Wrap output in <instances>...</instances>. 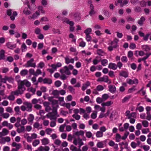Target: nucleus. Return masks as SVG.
Returning a JSON list of instances; mask_svg holds the SVG:
<instances>
[{
  "label": "nucleus",
  "instance_id": "obj_7",
  "mask_svg": "<svg viewBox=\"0 0 151 151\" xmlns=\"http://www.w3.org/2000/svg\"><path fill=\"white\" fill-rule=\"evenodd\" d=\"M24 105L26 107L27 111H31L32 110V105L28 102H25L23 103Z\"/></svg>",
  "mask_w": 151,
  "mask_h": 151
},
{
  "label": "nucleus",
  "instance_id": "obj_24",
  "mask_svg": "<svg viewBox=\"0 0 151 151\" xmlns=\"http://www.w3.org/2000/svg\"><path fill=\"white\" fill-rule=\"evenodd\" d=\"M145 20V18L143 16L137 22L140 25H142L143 22Z\"/></svg>",
  "mask_w": 151,
  "mask_h": 151
},
{
  "label": "nucleus",
  "instance_id": "obj_10",
  "mask_svg": "<svg viewBox=\"0 0 151 151\" xmlns=\"http://www.w3.org/2000/svg\"><path fill=\"white\" fill-rule=\"evenodd\" d=\"M66 23L70 25V29L71 32H73L75 29V27L73 26L74 23L72 21H70L69 20H68L66 21Z\"/></svg>",
  "mask_w": 151,
  "mask_h": 151
},
{
  "label": "nucleus",
  "instance_id": "obj_42",
  "mask_svg": "<svg viewBox=\"0 0 151 151\" xmlns=\"http://www.w3.org/2000/svg\"><path fill=\"white\" fill-rule=\"evenodd\" d=\"M134 10L136 12H142L141 9L139 6H136L135 7Z\"/></svg>",
  "mask_w": 151,
  "mask_h": 151
},
{
  "label": "nucleus",
  "instance_id": "obj_11",
  "mask_svg": "<svg viewBox=\"0 0 151 151\" xmlns=\"http://www.w3.org/2000/svg\"><path fill=\"white\" fill-rule=\"evenodd\" d=\"M50 150V148L48 146H46L43 147L41 146L38 148V151H49Z\"/></svg>",
  "mask_w": 151,
  "mask_h": 151
},
{
  "label": "nucleus",
  "instance_id": "obj_33",
  "mask_svg": "<svg viewBox=\"0 0 151 151\" xmlns=\"http://www.w3.org/2000/svg\"><path fill=\"white\" fill-rule=\"evenodd\" d=\"M92 32L91 29L88 28L86 29L84 32V33L86 34V35H89Z\"/></svg>",
  "mask_w": 151,
  "mask_h": 151
},
{
  "label": "nucleus",
  "instance_id": "obj_59",
  "mask_svg": "<svg viewBox=\"0 0 151 151\" xmlns=\"http://www.w3.org/2000/svg\"><path fill=\"white\" fill-rule=\"evenodd\" d=\"M133 52L132 51H130L128 52V58H132L133 57Z\"/></svg>",
  "mask_w": 151,
  "mask_h": 151
},
{
  "label": "nucleus",
  "instance_id": "obj_27",
  "mask_svg": "<svg viewBox=\"0 0 151 151\" xmlns=\"http://www.w3.org/2000/svg\"><path fill=\"white\" fill-rule=\"evenodd\" d=\"M70 149L72 151H81L80 148L78 147V149L76 147L73 145L71 146Z\"/></svg>",
  "mask_w": 151,
  "mask_h": 151
},
{
  "label": "nucleus",
  "instance_id": "obj_16",
  "mask_svg": "<svg viewBox=\"0 0 151 151\" xmlns=\"http://www.w3.org/2000/svg\"><path fill=\"white\" fill-rule=\"evenodd\" d=\"M109 91L112 93H114L116 90V88L115 86L110 85L109 86Z\"/></svg>",
  "mask_w": 151,
  "mask_h": 151
},
{
  "label": "nucleus",
  "instance_id": "obj_38",
  "mask_svg": "<svg viewBox=\"0 0 151 151\" xmlns=\"http://www.w3.org/2000/svg\"><path fill=\"white\" fill-rule=\"evenodd\" d=\"M142 124L143 126L145 127H147L148 126V122L146 120H144L142 121Z\"/></svg>",
  "mask_w": 151,
  "mask_h": 151
},
{
  "label": "nucleus",
  "instance_id": "obj_8",
  "mask_svg": "<svg viewBox=\"0 0 151 151\" xmlns=\"http://www.w3.org/2000/svg\"><path fill=\"white\" fill-rule=\"evenodd\" d=\"M98 81H104L105 82H109V83H111V81L109 79L108 77L107 76H104L103 77L99 79Z\"/></svg>",
  "mask_w": 151,
  "mask_h": 151
},
{
  "label": "nucleus",
  "instance_id": "obj_23",
  "mask_svg": "<svg viewBox=\"0 0 151 151\" xmlns=\"http://www.w3.org/2000/svg\"><path fill=\"white\" fill-rule=\"evenodd\" d=\"M90 83L89 81H87L86 83L83 84V86L82 87V89L83 91H84L87 87L90 86Z\"/></svg>",
  "mask_w": 151,
  "mask_h": 151
},
{
  "label": "nucleus",
  "instance_id": "obj_52",
  "mask_svg": "<svg viewBox=\"0 0 151 151\" xmlns=\"http://www.w3.org/2000/svg\"><path fill=\"white\" fill-rule=\"evenodd\" d=\"M21 48L22 52L24 51L25 50H26L27 48V46L25 43H23L21 46Z\"/></svg>",
  "mask_w": 151,
  "mask_h": 151
},
{
  "label": "nucleus",
  "instance_id": "obj_44",
  "mask_svg": "<svg viewBox=\"0 0 151 151\" xmlns=\"http://www.w3.org/2000/svg\"><path fill=\"white\" fill-rule=\"evenodd\" d=\"M68 88L71 93L73 94L75 93V89L73 87L71 86H69Z\"/></svg>",
  "mask_w": 151,
  "mask_h": 151
},
{
  "label": "nucleus",
  "instance_id": "obj_4",
  "mask_svg": "<svg viewBox=\"0 0 151 151\" xmlns=\"http://www.w3.org/2000/svg\"><path fill=\"white\" fill-rule=\"evenodd\" d=\"M22 94L20 91L17 88V89L14 91H12L8 97L7 99L10 101H14L15 97L14 95L18 96L19 95H22Z\"/></svg>",
  "mask_w": 151,
  "mask_h": 151
},
{
  "label": "nucleus",
  "instance_id": "obj_22",
  "mask_svg": "<svg viewBox=\"0 0 151 151\" xmlns=\"http://www.w3.org/2000/svg\"><path fill=\"white\" fill-rule=\"evenodd\" d=\"M34 119V115L32 114H29L27 117V119L29 122L31 123L33 122Z\"/></svg>",
  "mask_w": 151,
  "mask_h": 151
},
{
  "label": "nucleus",
  "instance_id": "obj_2",
  "mask_svg": "<svg viewBox=\"0 0 151 151\" xmlns=\"http://www.w3.org/2000/svg\"><path fill=\"white\" fill-rule=\"evenodd\" d=\"M46 116L51 120H56L57 117H59V115L58 114L57 109L54 107L53 108L52 112L48 113L46 115Z\"/></svg>",
  "mask_w": 151,
  "mask_h": 151
},
{
  "label": "nucleus",
  "instance_id": "obj_19",
  "mask_svg": "<svg viewBox=\"0 0 151 151\" xmlns=\"http://www.w3.org/2000/svg\"><path fill=\"white\" fill-rule=\"evenodd\" d=\"M119 75L125 78H127L128 77V73L125 71H121L119 73Z\"/></svg>",
  "mask_w": 151,
  "mask_h": 151
},
{
  "label": "nucleus",
  "instance_id": "obj_40",
  "mask_svg": "<svg viewBox=\"0 0 151 151\" xmlns=\"http://www.w3.org/2000/svg\"><path fill=\"white\" fill-rule=\"evenodd\" d=\"M40 143V141L38 139L35 140L32 142V145L34 147H36Z\"/></svg>",
  "mask_w": 151,
  "mask_h": 151
},
{
  "label": "nucleus",
  "instance_id": "obj_3",
  "mask_svg": "<svg viewBox=\"0 0 151 151\" xmlns=\"http://www.w3.org/2000/svg\"><path fill=\"white\" fill-rule=\"evenodd\" d=\"M73 68V66L71 65H69L68 67L65 66L64 67L60 70V72L61 74H64L67 75H70L71 73L70 70H72Z\"/></svg>",
  "mask_w": 151,
  "mask_h": 151
},
{
  "label": "nucleus",
  "instance_id": "obj_58",
  "mask_svg": "<svg viewBox=\"0 0 151 151\" xmlns=\"http://www.w3.org/2000/svg\"><path fill=\"white\" fill-rule=\"evenodd\" d=\"M96 102L99 104H100L102 102L104 101L102 98H100V97H98L96 99Z\"/></svg>",
  "mask_w": 151,
  "mask_h": 151
},
{
  "label": "nucleus",
  "instance_id": "obj_55",
  "mask_svg": "<svg viewBox=\"0 0 151 151\" xmlns=\"http://www.w3.org/2000/svg\"><path fill=\"white\" fill-rule=\"evenodd\" d=\"M41 71L39 69H37L35 72V76H37L38 75L42 73Z\"/></svg>",
  "mask_w": 151,
  "mask_h": 151
},
{
  "label": "nucleus",
  "instance_id": "obj_9",
  "mask_svg": "<svg viewBox=\"0 0 151 151\" xmlns=\"http://www.w3.org/2000/svg\"><path fill=\"white\" fill-rule=\"evenodd\" d=\"M70 15L74 17V19L76 21H78L80 20L81 17L78 13H71Z\"/></svg>",
  "mask_w": 151,
  "mask_h": 151
},
{
  "label": "nucleus",
  "instance_id": "obj_37",
  "mask_svg": "<svg viewBox=\"0 0 151 151\" xmlns=\"http://www.w3.org/2000/svg\"><path fill=\"white\" fill-rule=\"evenodd\" d=\"M104 144L102 142H99L97 144V147L100 148H102L104 147Z\"/></svg>",
  "mask_w": 151,
  "mask_h": 151
},
{
  "label": "nucleus",
  "instance_id": "obj_31",
  "mask_svg": "<svg viewBox=\"0 0 151 151\" xmlns=\"http://www.w3.org/2000/svg\"><path fill=\"white\" fill-rule=\"evenodd\" d=\"M23 13L27 15L30 14L31 12L30 11L28 10V8H25L23 10Z\"/></svg>",
  "mask_w": 151,
  "mask_h": 151
},
{
  "label": "nucleus",
  "instance_id": "obj_26",
  "mask_svg": "<svg viewBox=\"0 0 151 151\" xmlns=\"http://www.w3.org/2000/svg\"><path fill=\"white\" fill-rule=\"evenodd\" d=\"M42 145H46L49 143L48 139L46 138H43L41 140Z\"/></svg>",
  "mask_w": 151,
  "mask_h": 151
},
{
  "label": "nucleus",
  "instance_id": "obj_64",
  "mask_svg": "<svg viewBox=\"0 0 151 151\" xmlns=\"http://www.w3.org/2000/svg\"><path fill=\"white\" fill-rule=\"evenodd\" d=\"M21 124L23 126L26 124L27 123V121L26 119H23L21 121Z\"/></svg>",
  "mask_w": 151,
  "mask_h": 151
},
{
  "label": "nucleus",
  "instance_id": "obj_18",
  "mask_svg": "<svg viewBox=\"0 0 151 151\" xmlns=\"http://www.w3.org/2000/svg\"><path fill=\"white\" fill-rule=\"evenodd\" d=\"M65 62L67 64H68L70 63H73L74 62V59L73 58L70 59L68 57L65 58Z\"/></svg>",
  "mask_w": 151,
  "mask_h": 151
},
{
  "label": "nucleus",
  "instance_id": "obj_14",
  "mask_svg": "<svg viewBox=\"0 0 151 151\" xmlns=\"http://www.w3.org/2000/svg\"><path fill=\"white\" fill-rule=\"evenodd\" d=\"M20 127V128L19 127L17 128V132L19 133L24 132L25 131V127L23 125H21Z\"/></svg>",
  "mask_w": 151,
  "mask_h": 151
},
{
  "label": "nucleus",
  "instance_id": "obj_41",
  "mask_svg": "<svg viewBox=\"0 0 151 151\" xmlns=\"http://www.w3.org/2000/svg\"><path fill=\"white\" fill-rule=\"evenodd\" d=\"M103 12L104 14L105 15L107 16V17H109V13L108 11L105 9H103Z\"/></svg>",
  "mask_w": 151,
  "mask_h": 151
},
{
  "label": "nucleus",
  "instance_id": "obj_63",
  "mask_svg": "<svg viewBox=\"0 0 151 151\" xmlns=\"http://www.w3.org/2000/svg\"><path fill=\"white\" fill-rule=\"evenodd\" d=\"M61 82L59 81H57L55 82V85L57 87H59L61 86Z\"/></svg>",
  "mask_w": 151,
  "mask_h": 151
},
{
  "label": "nucleus",
  "instance_id": "obj_29",
  "mask_svg": "<svg viewBox=\"0 0 151 151\" xmlns=\"http://www.w3.org/2000/svg\"><path fill=\"white\" fill-rule=\"evenodd\" d=\"M142 48L143 50L146 52H148L150 50V48L147 45H143Z\"/></svg>",
  "mask_w": 151,
  "mask_h": 151
},
{
  "label": "nucleus",
  "instance_id": "obj_47",
  "mask_svg": "<svg viewBox=\"0 0 151 151\" xmlns=\"http://www.w3.org/2000/svg\"><path fill=\"white\" fill-rule=\"evenodd\" d=\"M72 117L76 120H78L80 119V116L78 114H74L72 115Z\"/></svg>",
  "mask_w": 151,
  "mask_h": 151
},
{
  "label": "nucleus",
  "instance_id": "obj_32",
  "mask_svg": "<svg viewBox=\"0 0 151 151\" xmlns=\"http://www.w3.org/2000/svg\"><path fill=\"white\" fill-rule=\"evenodd\" d=\"M97 53L99 55L103 56L105 55V53L101 49H99L97 50Z\"/></svg>",
  "mask_w": 151,
  "mask_h": 151
},
{
  "label": "nucleus",
  "instance_id": "obj_35",
  "mask_svg": "<svg viewBox=\"0 0 151 151\" xmlns=\"http://www.w3.org/2000/svg\"><path fill=\"white\" fill-rule=\"evenodd\" d=\"M103 133L100 131H97L96 133V136L97 137H101L103 136Z\"/></svg>",
  "mask_w": 151,
  "mask_h": 151
},
{
  "label": "nucleus",
  "instance_id": "obj_1",
  "mask_svg": "<svg viewBox=\"0 0 151 151\" xmlns=\"http://www.w3.org/2000/svg\"><path fill=\"white\" fill-rule=\"evenodd\" d=\"M18 83V89L20 91L21 93L23 94L24 91L25 90L26 88L24 86V85L27 87H29L31 86V83L27 80H24L23 81L18 80L17 81Z\"/></svg>",
  "mask_w": 151,
  "mask_h": 151
},
{
  "label": "nucleus",
  "instance_id": "obj_39",
  "mask_svg": "<svg viewBox=\"0 0 151 151\" xmlns=\"http://www.w3.org/2000/svg\"><path fill=\"white\" fill-rule=\"evenodd\" d=\"M66 124H65L62 125L60 126L59 130L60 132H63L64 131V128L66 126Z\"/></svg>",
  "mask_w": 151,
  "mask_h": 151
},
{
  "label": "nucleus",
  "instance_id": "obj_50",
  "mask_svg": "<svg viewBox=\"0 0 151 151\" xmlns=\"http://www.w3.org/2000/svg\"><path fill=\"white\" fill-rule=\"evenodd\" d=\"M130 98V96H128L125 97L122 100V103H124L127 101Z\"/></svg>",
  "mask_w": 151,
  "mask_h": 151
},
{
  "label": "nucleus",
  "instance_id": "obj_36",
  "mask_svg": "<svg viewBox=\"0 0 151 151\" xmlns=\"http://www.w3.org/2000/svg\"><path fill=\"white\" fill-rule=\"evenodd\" d=\"M14 111L16 112L17 114H19L20 113V111L19 107V106H17L15 107L14 108Z\"/></svg>",
  "mask_w": 151,
  "mask_h": 151
},
{
  "label": "nucleus",
  "instance_id": "obj_21",
  "mask_svg": "<svg viewBox=\"0 0 151 151\" xmlns=\"http://www.w3.org/2000/svg\"><path fill=\"white\" fill-rule=\"evenodd\" d=\"M6 46L7 47L10 49H13L16 47V44H12L10 42H8L6 43Z\"/></svg>",
  "mask_w": 151,
  "mask_h": 151
},
{
  "label": "nucleus",
  "instance_id": "obj_53",
  "mask_svg": "<svg viewBox=\"0 0 151 151\" xmlns=\"http://www.w3.org/2000/svg\"><path fill=\"white\" fill-rule=\"evenodd\" d=\"M121 137L120 135L119 134H116V141L117 142H119L120 141V140L121 138Z\"/></svg>",
  "mask_w": 151,
  "mask_h": 151
},
{
  "label": "nucleus",
  "instance_id": "obj_56",
  "mask_svg": "<svg viewBox=\"0 0 151 151\" xmlns=\"http://www.w3.org/2000/svg\"><path fill=\"white\" fill-rule=\"evenodd\" d=\"M129 134V132H126L124 134V135L122 137V139H125L127 137Z\"/></svg>",
  "mask_w": 151,
  "mask_h": 151
},
{
  "label": "nucleus",
  "instance_id": "obj_15",
  "mask_svg": "<svg viewBox=\"0 0 151 151\" xmlns=\"http://www.w3.org/2000/svg\"><path fill=\"white\" fill-rule=\"evenodd\" d=\"M12 9H9L7 10L6 14L10 16V19L12 20H14L15 19V18L14 17V16H12Z\"/></svg>",
  "mask_w": 151,
  "mask_h": 151
},
{
  "label": "nucleus",
  "instance_id": "obj_28",
  "mask_svg": "<svg viewBox=\"0 0 151 151\" xmlns=\"http://www.w3.org/2000/svg\"><path fill=\"white\" fill-rule=\"evenodd\" d=\"M5 51L2 50L0 51V60H2L4 59L5 57L4 55Z\"/></svg>",
  "mask_w": 151,
  "mask_h": 151
},
{
  "label": "nucleus",
  "instance_id": "obj_43",
  "mask_svg": "<svg viewBox=\"0 0 151 151\" xmlns=\"http://www.w3.org/2000/svg\"><path fill=\"white\" fill-rule=\"evenodd\" d=\"M4 118L7 119L9 116V114L6 113L2 114L1 115Z\"/></svg>",
  "mask_w": 151,
  "mask_h": 151
},
{
  "label": "nucleus",
  "instance_id": "obj_13",
  "mask_svg": "<svg viewBox=\"0 0 151 151\" xmlns=\"http://www.w3.org/2000/svg\"><path fill=\"white\" fill-rule=\"evenodd\" d=\"M127 83L129 84H137L138 83V80L137 79H135L134 80L129 79L127 80Z\"/></svg>",
  "mask_w": 151,
  "mask_h": 151
},
{
  "label": "nucleus",
  "instance_id": "obj_51",
  "mask_svg": "<svg viewBox=\"0 0 151 151\" xmlns=\"http://www.w3.org/2000/svg\"><path fill=\"white\" fill-rule=\"evenodd\" d=\"M101 62L103 65L105 66V64H107L108 63V60L106 59H104L101 60Z\"/></svg>",
  "mask_w": 151,
  "mask_h": 151
},
{
  "label": "nucleus",
  "instance_id": "obj_34",
  "mask_svg": "<svg viewBox=\"0 0 151 151\" xmlns=\"http://www.w3.org/2000/svg\"><path fill=\"white\" fill-rule=\"evenodd\" d=\"M28 70H22L20 72L21 75L22 76H24L27 75L28 73Z\"/></svg>",
  "mask_w": 151,
  "mask_h": 151
},
{
  "label": "nucleus",
  "instance_id": "obj_45",
  "mask_svg": "<svg viewBox=\"0 0 151 151\" xmlns=\"http://www.w3.org/2000/svg\"><path fill=\"white\" fill-rule=\"evenodd\" d=\"M27 90L28 91L32 92V93L33 94H35V93L36 91V89L35 88H33L32 87L28 88Z\"/></svg>",
  "mask_w": 151,
  "mask_h": 151
},
{
  "label": "nucleus",
  "instance_id": "obj_20",
  "mask_svg": "<svg viewBox=\"0 0 151 151\" xmlns=\"http://www.w3.org/2000/svg\"><path fill=\"white\" fill-rule=\"evenodd\" d=\"M34 128H37L38 129H40L42 128V125L40 124L38 122H36L34 123L33 125Z\"/></svg>",
  "mask_w": 151,
  "mask_h": 151
},
{
  "label": "nucleus",
  "instance_id": "obj_49",
  "mask_svg": "<svg viewBox=\"0 0 151 151\" xmlns=\"http://www.w3.org/2000/svg\"><path fill=\"white\" fill-rule=\"evenodd\" d=\"M6 111L10 113H12L13 112L12 108L10 107H8L6 108Z\"/></svg>",
  "mask_w": 151,
  "mask_h": 151
},
{
  "label": "nucleus",
  "instance_id": "obj_12",
  "mask_svg": "<svg viewBox=\"0 0 151 151\" xmlns=\"http://www.w3.org/2000/svg\"><path fill=\"white\" fill-rule=\"evenodd\" d=\"M84 132L82 130H80L79 131H78L73 134V135L76 136L78 137H79V136L81 135L82 136H83L84 135Z\"/></svg>",
  "mask_w": 151,
  "mask_h": 151
},
{
  "label": "nucleus",
  "instance_id": "obj_62",
  "mask_svg": "<svg viewBox=\"0 0 151 151\" xmlns=\"http://www.w3.org/2000/svg\"><path fill=\"white\" fill-rule=\"evenodd\" d=\"M97 117V112H95L92 114L91 115V117L93 119H95Z\"/></svg>",
  "mask_w": 151,
  "mask_h": 151
},
{
  "label": "nucleus",
  "instance_id": "obj_30",
  "mask_svg": "<svg viewBox=\"0 0 151 151\" xmlns=\"http://www.w3.org/2000/svg\"><path fill=\"white\" fill-rule=\"evenodd\" d=\"M43 83H48L49 84H50L52 83L51 80L50 79L45 78L43 80Z\"/></svg>",
  "mask_w": 151,
  "mask_h": 151
},
{
  "label": "nucleus",
  "instance_id": "obj_57",
  "mask_svg": "<svg viewBox=\"0 0 151 151\" xmlns=\"http://www.w3.org/2000/svg\"><path fill=\"white\" fill-rule=\"evenodd\" d=\"M104 89L103 87L101 85H99L96 87V90L98 91H101Z\"/></svg>",
  "mask_w": 151,
  "mask_h": 151
},
{
  "label": "nucleus",
  "instance_id": "obj_54",
  "mask_svg": "<svg viewBox=\"0 0 151 151\" xmlns=\"http://www.w3.org/2000/svg\"><path fill=\"white\" fill-rule=\"evenodd\" d=\"M61 143V141L59 139H56L54 142L55 144L58 146L60 145Z\"/></svg>",
  "mask_w": 151,
  "mask_h": 151
},
{
  "label": "nucleus",
  "instance_id": "obj_61",
  "mask_svg": "<svg viewBox=\"0 0 151 151\" xmlns=\"http://www.w3.org/2000/svg\"><path fill=\"white\" fill-rule=\"evenodd\" d=\"M149 132V129L148 128L144 129L142 130V132L143 134H147Z\"/></svg>",
  "mask_w": 151,
  "mask_h": 151
},
{
  "label": "nucleus",
  "instance_id": "obj_46",
  "mask_svg": "<svg viewBox=\"0 0 151 151\" xmlns=\"http://www.w3.org/2000/svg\"><path fill=\"white\" fill-rule=\"evenodd\" d=\"M2 132L4 136L6 135L9 133L8 130L5 128H4L2 129Z\"/></svg>",
  "mask_w": 151,
  "mask_h": 151
},
{
  "label": "nucleus",
  "instance_id": "obj_48",
  "mask_svg": "<svg viewBox=\"0 0 151 151\" xmlns=\"http://www.w3.org/2000/svg\"><path fill=\"white\" fill-rule=\"evenodd\" d=\"M109 97V96L108 94H105L103 95L102 96V98L104 101L107 99Z\"/></svg>",
  "mask_w": 151,
  "mask_h": 151
},
{
  "label": "nucleus",
  "instance_id": "obj_5",
  "mask_svg": "<svg viewBox=\"0 0 151 151\" xmlns=\"http://www.w3.org/2000/svg\"><path fill=\"white\" fill-rule=\"evenodd\" d=\"M73 137L74 140L73 143L76 145H78V147L81 148V146L84 145L82 139H81L80 137H78L77 138H75L74 137Z\"/></svg>",
  "mask_w": 151,
  "mask_h": 151
},
{
  "label": "nucleus",
  "instance_id": "obj_17",
  "mask_svg": "<svg viewBox=\"0 0 151 151\" xmlns=\"http://www.w3.org/2000/svg\"><path fill=\"white\" fill-rule=\"evenodd\" d=\"M108 68L110 69L115 70L116 69L117 66L115 63H110L108 66Z\"/></svg>",
  "mask_w": 151,
  "mask_h": 151
},
{
  "label": "nucleus",
  "instance_id": "obj_25",
  "mask_svg": "<svg viewBox=\"0 0 151 151\" xmlns=\"http://www.w3.org/2000/svg\"><path fill=\"white\" fill-rule=\"evenodd\" d=\"M113 104V102L111 101H109L105 103H103L101 104V105L104 106H109Z\"/></svg>",
  "mask_w": 151,
  "mask_h": 151
},
{
  "label": "nucleus",
  "instance_id": "obj_6",
  "mask_svg": "<svg viewBox=\"0 0 151 151\" xmlns=\"http://www.w3.org/2000/svg\"><path fill=\"white\" fill-rule=\"evenodd\" d=\"M26 67H32L35 68L36 66V63L34 62L33 58H31L28 61L25 65Z\"/></svg>",
  "mask_w": 151,
  "mask_h": 151
},
{
  "label": "nucleus",
  "instance_id": "obj_60",
  "mask_svg": "<svg viewBox=\"0 0 151 151\" xmlns=\"http://www.w3.org/2000/svg\"><path fill=\"white\" fill-rule=\"evenodd\" d=\"M141 147H142L145 151H147L150 149V147L148 146L144 145L142 146Z\"/></svg>",
  "mask_w": 151,
  "mask_h": 151
}]
</instances>
